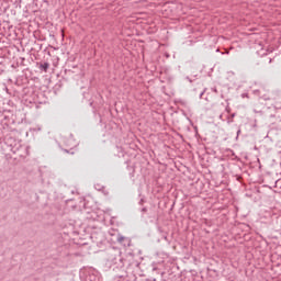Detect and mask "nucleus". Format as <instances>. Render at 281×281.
Masks as SVG:
<instances>
[{
	"mask_svg": "<svg viewBox=\"0 0 281 281\" xmlns=\"http://www.w3.org/2000/svg\"><path fill=\"white\" fill-rule=\"evenodd\" d=\"M238 135H240V130L237 131V137H238Z\"/></svg>",
	"mask_w": 281,
	"mask_h": 281,
	"instance_id": "obj_4",
	"label": "nucleus"
},
{
	"mask_svg": "<svg viewBox=\"0 0 281 281\" xmlns=\"http://www.w3.org/2000/svg\"><path fill=\"white\" fill-rule=\"evenodd\" d=\"M142 212H148V210L146 207H143Z\"/></svg>",
	"mask_w": 281,
	"mask_h": 281,
	"instance_id": "obj_3",
	"label": "nucleus"
},
{
	"mask_svg": "<svg viewBox=\"0 0 281 281\" xmlns=\"http://www.w3.org/2000/svg\"><path fill=\"white\" fill-rule=\"evenodd\" d=\"M145 281H150V280L146 279Z\"/></svg>",
	"mask_w": 281,
	"mask_h": 281,
	"instance_id": "obj_9",
	"label": "nucleus"
},
{
	"mask_svg": "<svg viewBox=\"0 0 281 281\" xmlns=\"http://www.w3.org/2000/svg\"><path fill=\"white\" fill-rule=\"evenodd\" d=\"M153 271H157V268H154Z\"/></svg>",
	"mask_w": 281,
	"mask_h": 281,
	"instance_id": "obj_7",
	"label": "nucleus"
},
{
	"mask_svg": "<svg viewBox=\"0 0 281 281\" xmlns=\"http://www.w3.org/2000/svg\"><path fill=\"white\" fill-rule=\"evenodd\" d=\"M116 240L120 243V245H123V247H128L131 245V239L122 235H119Z\"/></svg>",
	"mask_w": 281,
	"mask_h": 281,
	"instance_id": "obj_1",
	"label": "nucleus"
},
{
	"mask_svg": "<svg viewBox=\"0 0 281 281\" xmlns=\"http://www.w3.org/2000/svg\"><path fill=\"white\" fill-rule=\"evenodd\" d=\"M236 116V114H232V117H235Z\"/></svg>",
	"mask_w": 281,
	"mask_h": 281,
	"instance_id": "obj_6",
	"label": "nucleus"
},
{
	"mask_svg": "<svg viewBox=\"0 0 281 281\" xmlns=\"http://www.w3.org/2000/svg\"><path fill=\"white\" fill-rule=\"evenodd\" d=\"M40 69H43V71L47 72V69H49V63L41 64Z\"/></svg>",
	"mask_w": 281,
	"mask_h": 281,
	"instance_id": "obj_2",
	"label": "nucleus"
},
{
	"mask_svg": "<svg viewBox=\"0 0 281 281\" xmlns=\"http://www.w3.org/2000/svg\"><path fill=\"white\" fill-rule=\"evenodd\" d=\"M153 281H157V279H153Z\"/></svg>",
	"mask_w": 281,
	"mask_h": 281,
	"instance_id": "obj_8",
	"label": "nucleus"
},
{
	"mask_svg": "<svg viewBox=\"0 0 281 281\" xmlns=\"http://www.w3.org/2000/svg\"><path fill=\"white\" fill-rule=\"evenodd\" d=\"M200 98H203V92L200 94Z\"/></svg>",
	"mask_w": 281,
	"mask_h": 281,
	"instance_id": "obj_5",
	"label": "nucleus"
}]
</instances>
